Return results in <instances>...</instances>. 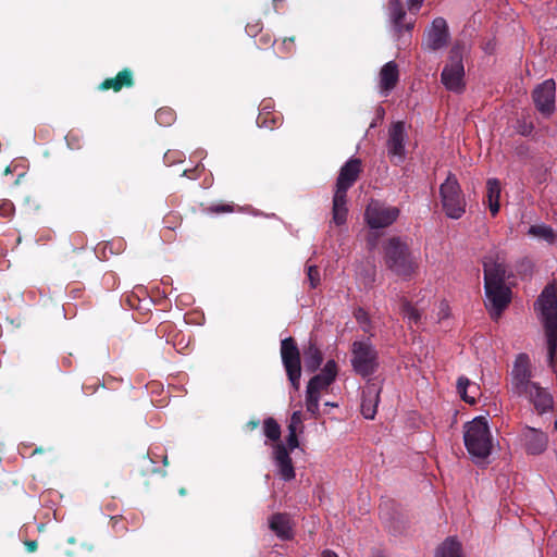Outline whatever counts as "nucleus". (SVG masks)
Wrapping results in <instances>:
<instances>
[{
  "instance_id": "obj_10",
  "label": "nucleus",
  "mask_w": 557,
  "mask_h": 557,
  "mask_svg": "<svg viewBox=\"0 0 557 557\" xmlns=\"http://www.w3.org/2000/svg\"><path fill=\"white\" fill-rule=\"evenodd\" d=\"M442 83L448 90L455 92L461 91L465 87V69L458 47L450 50L449 61L442 72Z\"/></svg>"
},
{
  "instance_id": "obj_20",
  "label": "nucleus",
  "mask_w": 557,
  "mask_h": 557,
  "mask_svg": "<svg viewBox=\"0 0 557 557\" xmlns=\"http://www.w3.org/2000/svg\"><path fill=\"white\" fill-rule=\"evenodd\" d=\"M379 403V391L374 385L367 386L363 392L361 412L366 419H373Z\"/></svg>"
},
{
  "instance_id": "obj_38",
  "label": "nucleus",
  "mask_w": 557,
  "mask_h": 557,
  "mask_svg": "<svg viewBox=\"0 0 557 557\" xmlns=\"http://www.w3.org/2000/svg\"><path fill=\"white\" fill-rule=\"evenodd\" d=\"M215 212H231L232 211V208L231 206H221V207H216L214 209Z\"/></svg>"
},
{
  "instance_id": "obj_43",
  "label": "nucleus",
  "mask_w": 557,
  "mask_h": 557,
  "mask_svg": "<svg viewBox=\"0 0 557 557\" xmlns=\"http://www.w3.org/2000/svg\"><path fill=\"white\" fill-rule=\"evenodd\" d=\"M555 430L557 431V420L555 421Z\"/></svg>"
},
{
  "instance_id": "obj_11",
  "label": "nucleus",
  "mask_w": 557,
  "mask_h": 557,
  "mask_svg": "<svg viewBox=\"0 0 557 557\" xmlns=\"http://www.w3.org/2000/svg\"><path fill=\"white\" fill-rule=\"evenodd\" d=\"M511 387L515 394L523 396L536 383L531 382V361L528 355L517 356L511 371Z\"/></svg>"
},
{
  "instance_id": "obj_25",
  "label": "nucleus",
  "mask_w": 557,
  "mask_h": 557,
  "mask_svg": "<svg viewBox=\"0 0 557 557\" xmlns=\"http://www.w3.org/2000/svg\"><path fill=\"white\" fill-rule=\"evenodd\" d=\"M457 389L461 398L469 403L474 404L479 387L469 381L467 377H459L457 382Z\"/></svg>"
},
{
  "instance_id": "obj_37",
  "label": "nucleus",
  "mask_w": 557,
  "mask_h": 557,
  "mask_svg": "<svg viewBox=\"0 0 557 557\" xmlns=\"http://www.w3.org/2000/svg\"><path fill=\"white\" fill-rule=\"evenodd\" d=\"M441 313H442L443 318L448 317V306H447V304H445V302L441 304Z\"/></svg>"
},
{
  "instance_id": "obj_26",
  "label": "nucleus",
  "mask_w": 557,
  "mask_h": 557,
  "mask_svg": "<svg viewBox=\"0 0 557 557\" xmlns=\"http://www.w3.org/2000/svg\"><path fill=\"white\" fill-rule=\"evenodd\" d=\"M436 557H462L460 543L453 537L447 539L437 548Z\"/></svg>"
},
{
  "instance_id": "obj_6",
  "label": "nucleus",
  "mask_w": 557,
  "mask_h": 557,
  "mask_svg": "<svg viewBox=\"0 0 557 557\" xmlns=\"http://www.w3.org/2000/svg\"><path fill=\"white\" fill-rule=\"evenodd\" d=\"M440 198L444 213L453 220L466 213L467 201L457 177L449 173L440 186Z\"/></svg>"
},
{
  "instance_id": "obj_21",
  "label": "nucleus",
  "mask_w": 557,
  "mask_h": 557,
  "mask_svg": "<svg viewBox=\"0 0 557 557\" xmlns=\"http://www.w3.org/2000/svg\"><path fill=\"white\" fill-rule=\"evenodd\" d=\"M302 421V413L299 410L295 411L290 417L288 424V435L286 438L287 446L290 450H294L299 446L298 434L302 433L304 431Z\"/></svg>"
},
{
  "instance_id": "obj_35",
  "label": "nucleus",
  "mask_w": 557,
  "mask_h": 557,
  "mask_svg": "<svg viewBox=\"0 0 557 557\" xmlns=\"http://www.w3.org/2000/svg\"><path fill=\"white\" fill-rule=\"evenodd\" d=\"M422 2L423 0H408L409 10H419Z\"/></svg>"
},
{
  "instance_id": "obj_18",
  "label": "nucleus",
  "mask_w": 557,
  "mask_h": 557,
  "mask_svg": "<svg viewBox=\"0 0 557 557\" xmlns=\"http://www.w3.org/2000/svg\"><path fill=\"white\" fill-rule=\"evenodd\" d=\"M523 396L528 397L529 400L533 403L535 409L540 413H543L553 408L554 400L552 395L537 384L532 386Z\"/></svg>"
},
{
  "instance_id": "obj_15",
  "label": "nucleus",
  "mask_w": 557,
  "mask_h": 557,
  "mask_svg": "<svg viewBox=\"0 0 557 557\" xmlns=\"http://www.w3.org/2000/svg\"><path fill=\"white\" fill-rule=\"evenodd\" d=\"M447 39L448 33L446 21L442 17L435 18L425 35V48L431 51L438 50L447 44Z\"/></svg>"
},
{
  "instance_id": "obj_39",
  "label": "nucleus",
  "mask_w": 557,
  "mask_h": 557,
  "mask_svg": "<svg viewBox=\"0 0 557 557\" xmlns=\"http://www.w3.org/2000/svg\"><path fill=\"white\" fill-rule=\"evenodd\" d=\"M322 557H338V556L334 552L326 549L322 553Z\"/></svg>"
},
{
  "instance_id": "obj_9",
  "label": "nucleus",
  "mask_w": 557,
  "mask_h": 557,
  "mask_svg": "<svg viewBox=\"0 0 557 557\" xmlns=\"http://www.w3.org/2000/svg\"><path fill=\"white\" fill-rule=\"evenodd\" d=\"M399 209L379 200H371L364 211V221L371 228H384L392 225L399 216Z\"/></svg>"
},
{
  "instance_id": "obj_23",
  "label": "nucleus",
  "mask_w": 557,
  "mask_h": 557,
  "mask_svg": "<svg viewBox=\"0 0 557 557\" xmlns=\"http://www.w3.org/2000/svg\"><path fill=\"white\" fill-rule=\"evenodd\" d=\"M270 528L278 537L283 540H287L292 536L290 521L289 518L285 515H274L270 519Z\"/></svg>"
},
{
  "instance_id": "obj_41",
  "label": "nucleus",
  "mask_w": 557,
  "mask_h": 557,
  "mask_svg": "<svg viewBox=\"0 0 557 557\" xmlns=\"http://www.w3.org/2000/svg\"><path fill=\"white\" fill-rule=\"evenodd\" d=\"M258 422H255V421H251L248 423V425L250 426V429H256L258 426Z\"/></svg>"
},
{
  "instance_id": "obj_4",
  "label": "nucleus",
  "mask_w": 557,
  "mask_h": 557,
  "mask_svg": "<svg viewBox=\"0 0 557 557\" xmlns=\"http://www.w3.org/2000/svg\"><path fill=\"white\" fill-rule=\"evenodd\" d=\"M360 172L361 161L359 159H350L341 168L333 196L332 208V222L336 225H342L346 222L348 214L347 190L357 181Z\"/></svg>"
},
{
  "instance_id": "obj_7",
  "label": "nucleus",
  "mask_w": 557,
  "mask_h": 557,
  "mask_svg": "<svg viewBox=\"0 0 557 557\" xmlns=\"http://www.w3.org/2000/svg\"><path fill=\"white\" fill-rule=\"evenodd\" d=\"M337 375V366L334 360H329L322 372L313 376L307 386L306 407L307 410L315 416L319 411L320 394L326 389Z\"/></svg>"
},
{
  "instance_id": "obj_12",
  "label": "nucleus",
  "mask_w": 557,
  "mask_h": 557,
  "mask_svg": "<svg viewBox=\"0 0 557 557\" xmlns=\"http://www.w3.org/2000/svg\"><path fill=\"white\" fill-rule=\"evenodd\" d=\"M556 84L553 79H546L533 91V100L536 109L544 115H550L555 109Z\"/></svg>"
},
{
  "instance_id": "obj_34",
  "label": "nucleus",
  "mask_w": 557,
  "mask_h": 557,
  "mask_svg": "<svg viewBox=\"0 0 557 557\" xmlns=\"http://www.w3.org/2000/svg\"><path fill=\"white\" fill-rule=\"evenodd\" d=\"M286 372H287L288 379H289L292 385L294 386V388L298 389L299 388L300 375H301V369H299V370H289V371H286Z\"/></svg>"
},
{
  "instance_id": "obj_40",
  "label": "nucleus",
  "mask_w": 557,
  "mask_h": 557,
  "mask_svg": "<svg viewBox=\"0 0 557 557\" xmlns=\"http://www.w3.org/2000/svg\"><path fill=\"white\" fill-rule=\"evenodd\" d=\"M356 317H357L358 321L362 322L363 320H366V312H363L362 310H359Z\"/></svg>"
},
{
  "instance_id": "obj_36",
  "label": "nucleus",
  "mask_w": 557,
  "mask_h": 557,
  "mask_svg": "<svg viewBox=\"0 0 557 557\" xmlns=\"http://www.w3.org/2000/svg\"><path fill=\"white\" fill-rule=\"evenodd\" d=\"M25 546L29 553H33L37 549V543L35 541H28L25 543Z\"/></svg>"
},
{
  "instance_id": "obj_13",
  "label": "nucleus",
  "mask_w": 557,
  "mask_h": 557,
  "mask_svg": "<svg viewBox=\"0 0 557 557\" xmlns=\"http://www.w3.org/2000/svg\"><path fill=\"white\" fill-rule=\"evenodd\" d=\"M406 128L403 122L394 123L388 131L387 153L389 158L399 163L405 158Z\"/></svg>"
},
{
  "instance_id": "obj_30",
  "label": "nucleus",
  "mask_w": 557,
  "mask_h": 557,
  "mask_svg": "<svg viewBox=\"0 0 557 557\" xmlns=\"http://www.w3.org/2000/svg\"><path fill=\"white\" fill-rule=\"evenodd\" d=\"M263 432L267 438L278 443L281 436V426L273 418H268L263 422Z\"/></svg>"
},
{
  "instance_id": "obj_14",
  "label": "nucleus",
  "mask_w": 557,
  "mask_h": 557,
  "mask_svg": "<svg viewBox=\"0 0 557 557\" xmlns=\"http://www.w3.org/2000/svg\"><path fill=\"white\" fill-rule=\"evenodd\" d=\"M289 451L292 450L288 448L287 444L275 443L273 445V461L277 469V474L285 481H290L295 478V469Z\"/></svg>"
},
{
  "instance_id": "obj_31",
  "label": "nucleus",
  "mask_w": 557,
  "mask_h": 557,
  "mask_svg": "<svg viewBox=\"0 0 557 557\" xmlns=\"http://www.w3.org/2000/svg\"><path fill=\"white\" fill-rule=\"evenodd\" d=\"M400 312L409 322H417L420 318L418 310L407 301L403 302Z\"/></svg>"
},
{
  "instance_id": "obj_29",
  "label": "nucleus",
  "mask_w": 557,
  "mask_h": 557,
  "mask_svg": "<svg viewBox=\"0 0 557 557\" xmlns=\"http://www.w3.org/2000/svg\"><path fill=\"white\" fill-rule=\"evenodd\" d=\"M388 10L391 14V18L393 20L395 29L397 33H401L400 21L405 16V11L403 10L401 3L399 0H388Z\"/></svg>"
},
{
  "instance_id": "obj_2",
  "label": "nucleus",
  "mask_w": 557,
  "mask_h": 557,
  "mask_svg": "<svg viewBox=\"0 0 557 557\" xmlns=\"http://www.w3.org/2000/svg\"><path fill=\"white\" fill-rule=\"evenodd\" d=\"M535 309L545 327L548 361L554 367L557 354V287L555 284H549L543 289L535 302Z\"/></svg>"
},
{
  "instance_id": "obj_1",
  "label": "nucleus",
  "mask_w": 557,
  "mask_h": 557,
  "mask_svg": "<svg viewBox=\"0 0 557 557\" xmlns=\"http://www.w3.org/2000/svg\"><path fill=\"white\" fill-rule=\"evenodd\" d=\"M484 285L486 296V308L494 319H498L502 311L510 301V289L505 286V268L503 263L493 260L492 257H485Z\"/></svg>"
},
{
  "instance_id": "obj_28",
  "label": "nucleus",
  "mask_w": 557,
  "mask_h": 557,
  "mask_svg": "<svg viewBox=\"0 0 557 557\" xmlns=\"http://www.w3.org/2000/svg\"><path fill=\"white\" fill-rule=\"evenodd\" d=\"M322 362V355L320 352V350L313 346V345H310L306 350H305V367L306 369L310 370V371H315L319 366L321 364Z\"/></svg>"
},
{
  "instance_id": "obj_5",
  "label": "nucleus",
  "mask_w": 557,
  "mask_h": 557,
  "mask_svg": "<svg viewBox=\"0 0 557 557\" xmlns=\"http://www.w3.org/2000/svg\"><path fill=\"white\" fill-rule=\"evenodd\" d=\"M384 263L393 275L404 280L411 277L418 268L416 257L399 237H391L384 244Z\"/></svg>"
},
{
  "instance_id": "obj_42",
  "label": "nucleus",
  "mask_w": 557,
  "mask_h": 557,
  "mask_svg": "<svg viewBox=\"0 0 557 557\" xmlns=\"http://www.w3.org/2000/svg\"><path fill=\"white\" fill-rule=\"evenodd\" d=\"M530 132H531V128H525V129H523L521 133H522V134H529Z\"/></svg>"
},
{
  "instance_id": "obj_3",
  "label": "nucleus",
  "mask_w": 557,
  "mask_h": 557,
  "mask_svg": "<svg viewBox=\"0 0 557 557\" xmlns=\"http://www.w3.org/2000/svg\"><path fill=\"white\" fill-rule=\"evenodd\" d=\"M463 442L474 462L481 463L488 458L494 448V438L484 417H476L463 425Z\"/></svg>"
},
{
  "instance_id": "obj_17",
  "label": "nucleus",
  "mask_w": 557,
  "mask_h": 557,
  "mask_svg": "<svg viewBox=\"0 0 557 557\" xmlns=\"http://www.w3.org/2000/svg\"><path fill=\"white\" fill-rule=\"evenodd\" d=\"M281 355L286 371L301 369L299 350L293 338L288 337L282 341Z\"/></svg>"
},
{
  "instance_id": "obj_22",
  "label": "nucleus",
  "mask_w": 557,
  "mask_h": 557,
  "mask_svg": "<svg viewBox=\"0 0 557 557\" xmlns=\"http://www.w3.org/2000/svg\"><path fill=\"white\" fill-rule=\"evenodd\" d=\"M502 187L497 178H490L486 182V199L492 215H496L499 211V198Z\"/></svg>"
},
{
  "instance_id": "obj_32",
  "label": "nucleus",
  "mask_w": 557,
  "mask_h": 557,
  "mask_svg": "<svg viewBox=\"0 0 557 557\" xmlns=\"http://www.w3.org/2000/svg\"><path fill=\"white\" fill-rule=\"evenodd\" d=\"M156 119L158 123L162 125L171 124L173 121V113L168 109H160L156 114Z\"/></svg>"
},
{
  "instance_id": "obj_19",
  "label": "nucleus",
  "mask_w": 557,
  "mask_h": 557,
  "mask_svg": "<svg viewBox=\"0 0 557 557\" xmlns=\"http://www.w3.org/2000/svg\"><path fill=\"white\" fill-rule=\"evenodd\" d=\"M398 77V66L395 62L391 61L383 65L379 74L381 91L387 95L397 84Z\"/></svg>"
},
{
  "instance_id": "obj_24",
  "label": "nucleus",
  "mask_w": 557,
  "mask_h": 557,
  "mask_svg": "<svg viewBox=\"0 0 557 557\" xmlns=\"http://www.w3.org/2000/svg\"><path fill=\"white\" fill-rule=\"evenodd\" d=\"M133 83L132 72L128 70L121 71L116 77L106 79L101 84L102 89L112 88L115 91L120 90L123 86H131Z\"/></svg>"
},
{
  "instance_id": "obj_27",
  "label": "nucleus",
  "mask_w": 557,
  "mask_h": 557,
  "mask_svg": "<svg viewBox=\"0 0 557 557\" xmlns=\"http://www.w3.org/2000/svg\"><path fill=\"white\" fill-rule=\"evenodd\" d=\"M529 235L536 237L539 239H542L548 244L554 243L556 235L552 227L545 225V224H536L532 225L529 228Z\"/></svg>"
},
{
  "instance_id": "obj_33",
  "label": "nucleus",
  "mask_w": 557,
  "mask_h": 557,
  "mask_svg": "<svg viewBox=\"0 0 557 557\" xmlns=\"http://www.w3.org/2000/svg\"><path fill=\"white\" fill-rule=\"evenodd\" d=\"M307 275L311 287H317L320 282L319 270L315 265H308Z\"/></svg>"
},
{
  "instance_id": "obj_8",
  "label": "nucleus",
  "mask_w": 557,
  "mask_h": 557,
  "mask_svg": "<svg viewBox=\"0 0 557 557\" xmlns=\"http://www.w3.org/2000/svg\"><path fill=\"white\" fill-rule=\"evenodd\" d=\"M351 366L362 376H369L375 372L379 367L377 351L370 339L355 341L352 343Z\"/></svg>"
},
{
  "instance_id": "obj_16",
  "label": "nucleus",
  "mask_w": 557,
  "mask_h": 557,
  "mask_svg": "<svg viewBox=\"0 0 557 557\" xmlns=\"http://www.w3.org/2000/svg\"><path fill=\"white\" fill-rule=\"evenodd\" d=\"M523 440L527 450L533 455L543 453L547 447L546 434L533 428H527L523 431Z\"/></svg>"
}]
</instances>
